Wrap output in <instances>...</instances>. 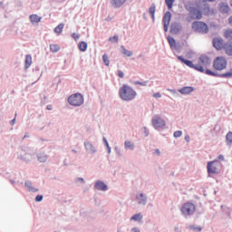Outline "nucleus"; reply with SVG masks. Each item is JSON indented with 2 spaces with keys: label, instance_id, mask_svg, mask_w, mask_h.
I'll list each match as a JSON object with an SVG mask.
<instances>
[{
  "label": "nucleus",
  "instance_id": "6e6552de",
  "mask_svg": "<svg viewBox=\"0 0 232 232\" xmlns=\"http://www.w3.org/2000/svg\"><path fill=\"white\" fill-rule=\"evenodd\" d=\"M83 146H84L85 151H86V153H88V155H95L97 153V147H95V145H93V143H92V141L85 140L83 142Z\"/></svg>",
  "mask_w": 232,
  "mask_h": 232
},
{
  "label": "nucleus",
  "instance_id": "a18cd8bd",
  "mask_svg": "<svg viewBox=\"0 0 232 232\" xmlns=\"http://www.w3.org/2000/svg\"><path fill=\"white\" fill-rule=\"evenodd\" d=\"M75 182L80 183V184H85L86 183V181L82 178H76Z\"/></svg>",
  "mask_w": 232,
  "mask_h": 232
},
{
  "label": "nucleus",
  "instance_id": "6e6d98bb",
  "mask_svg": "<svg viewBox=\"0 0 232 232\" xmlns=\"http://www.w3.org/2000/svg\"><path fill=\"white\" fill-rule=\"evenodd\" d=\"M15 117H17V113L14 114ZM15 117L10 121V125L14 126L15 124Z\"/></svg>",
  "mask_w": 232,
  "mask_h": 232
},
{
  "label": "nucleus",
  "instance_id": "bb28decb",
  "mask_svg": "<svg viewBox=\"0 0 232 232\" xmlns=\"http://www.w3.org/2000/svg\"><path fill=\"white\" fill-rule=\"evenodd\" d=\"M124 149L127 150H130L133 151V150H135V143H133L132 141L130 140H125L124 141Z\"/></svg>",
  "mask_w": 232,
  "mask_h": 232
},
{
  "label": "nucleus",
  "instance_id": "0e129e2a",
  "mask_svg": "<svg viewBox=\"0 0 232 232\" xmlns=\"http://www.w3.org/2000/svg\"><path fill=\"white\" fill-rule=\"evenodd\" d=\"M142 57V54L138 55V59H140Z\"/></svg>",
  "mask_w": 232,
  "mask_h": 232
},
{
  "label": "nucleus",
  "instance_id": "aec40b11",
  "mask_svg": "<svg viewBox=\"0 0 232 232\" xmlns=\"http://www.w3.org/2000/svg\"><path fill=\"white\" fill-rule=\"evenodd\" d=\"M213 46L216 50H222L224 48V40L222 38H214Z\"/></svg>",
  "mask_w": 232,
  "mask_h": 232
},
{
  "label": "nucleus",
  "instance_id": "13d9d810",
  "mask_svg": "<svg viewBox=\"0 0 232 232\" xmlns=\"http://www.w3.org/2000/svg\"><path fill=\"white\" fill-rule=\"evenodd\" d=\"M30 138V134L28 132H25V134L24 135L23 139H29Z\"/></svg>",
  "mask_w": 232,
  "mask_h": 232
},
{
  "label": "nucleus",
  "instance_id": "6ab92c4d",
  "mask_svg": "<svg viewBox=\"0 0 232 232\" xmlns=\"http://www.w3.org/2000/svg\"><path fill=\"white\" fill-rule=\"evenodd\" d=\"M18 159H20V160H23L24 162H32V160H34V154L30 152L20 154L18 156Z\"/></svg>",
  "mask_w": 232,
  "mask_h": 232
},
{
  "label": "nucleus",
  "instance_id": "f03ea898",
  "mask_svg": "<svg viewBox=\"0 0 232 232\" xmlns=\"http://www.w3.org/2000/svg\"><path fill=\"white\" fill-rule=\"evenodd\" d=\"M180 211L185 218H189V217H193V215H195L197 207L193 203L187 202L181 207Z\"/></svg>",
  "mask_w": 232,
  "mask_h": 232
},
{
  "label": "nucleus",
  "instance_id": "8fccbe9b",
  "mask_svg": "<svg viewBox=\"0 0 232 232\" xmlns=\"http://www.w3.org/2000/svg\"><path fill=\"white\" fill-rule=\"evenodd\" d=\"M109 41H115V43H119V36L118 35H114L112 37H110Z\"/></svg>",
  "mask_w": 232,
  "mask_h": 232
},
{
  "label": "nucleus",
  "instance_id": "4468645a",
  "mask_svg": "<svg viewBox=\"0 0 232 232\" xmlns=\"http://www.w3.org/2000/svg\"><path fill=\"white\" fill-rule=\"evenodd\" d=\"M136 202L140 206H146L148 204V195L140 192L136 195Z\"/></svg>",
  "mask_w": 232,
  "mask_h": 232
},
{
  "label": "nucleus",
  "instance_id": "680f3d73",
  "mask_svg": "<svg viewBox=\"0 0 232 232\" xmlns=\"http://www.w3.org/2000/svg\"><path fill=\"white\" fill-rule=\"evenodd\" d=\"M218 160H224V155H222V154L219 155V156H218Z\"/></svg>",
  "mask_w": 232,
  "mask_h": 232
},
{
  "label": "nucleus",
  "instance_id": "f257e3e1",
  "mask_svg": "<svg viewBox=\"0 0 232 232\" xmlns=\"http://www.w3.org/2000/svg\"><path fill=\"white\" fill-rule=\"evenodd\" d=\"M119 97L121 101L130 102L136 99L137 92L128 84H123L119 90Z\"/></svg>",
  "mask_w": 232,
  "mask_h": 232
},
{
  "label": "nucleus",
  "instance_id": "dca6fc26",
  "mask_svg": "<svg viewBox=\"0 0 232 232\" xmlns=\"http://www.w3.org/2000/svg\"><path fill=\"white\" fill-rule=\"evenodd\" d=\"M200 9L202 10L204 15H211L217 12L215 9H210L209 4L206 2L200 5Z\"/></svg>",
  "mask_w": 232,
  "mask_h": 232
},
{
  "label": "nucleus",
  "instance_id": "338daca9",
  "mask_svg": "<svg viewBox=\"0 0 232 232\" xmlns=\"http://www.w3.org/2000/svg\"><path fill=\"white\" fill-rule=\"evenodd\" d=\"M11 182H12V184H15V181H14V180H11Z\"/></svg>",
  "mask_w": 232,
  "mask_h": 232
},
{
  "label": "nucleus",
  "instance_id": "5701e85b",
  "mask_svg": "<svg viewBox=\"0 0 232 232\" xmlns=\"http://www.w3.org/2000/svg\"><path fill=\"white\" fill-rule=\"evenodd\" d=\"M223 48L227 55H229L230 57H232V43L227 42L226 44H224Z\"/></svg>",
  "mask_w": 232,
  "mask_h": 232
},
{
  "label": "nucleus",
  "instance_id": "c85d7f7f",
  "mask_svg": "<svg viewBox=\"0 0 232 232\" xmlns=\"http://www.w3.org/2000/svg\"><path fill=\"white\" fill-rule=\"evenodd\" d=\"M30 66H32V55L27 54L25 56V61H24V68H25V70H28V68H30Z\"/></svg>",
  "mask_w": 232,
  "mask_h": 232
},
{
  "label": "nucleus",
  "instance_id": "864d4df0",
  "mask_svg": "<svg viewBox=\"0 0 232 232\" xmlns=\"http://www.w3.org/2000/svg\"><path fill=\"white\" fill-rule=\"evenodd\" d=\"M118 77H120V79H124V72L121 70H118Z\"/></svg>",
  "mask_w": 232,
  "mask_h": 232
},
{
  "label": "nucleus",
  "instance_id": "4c0bfd02",
  "mask_svg": "<svg viewBox=\"0 0 232 232\" xmlns=\"http://www.w3.org/2000/svg\"><path fill=\"white\" fill-rule=\"evenodd\" d=\"M103 143L105 147L107 148V153L110 155L111 153V147H110V143H108V140L106 138H103Z\"/></svg>",
  "mask_w": 232,
  "mask_h": 232
},
{
  "label": "nucleus",
  "instance_id": "7c9ffc66",
  "mask_svg": "<svg viewBox=\"0 0 232 232\" xmlns=\"http://www.w3.org/2000/svg\"><path fill=\"white\" fill-rule=\"evenodd\" d=\"M78 48L80 52H86V50H88V44L86 42H80Z\"/></svg>",
  "mask_w": 232,
  "mask_h": 232
},
{
  "label": "nucleus",
  "instance_id": "cd10ccee",
  "mask_svg": "<svg viewBox=\"0 0 232 232\" xmlns=\"http://www.w3.org/2000/svg\"><path fill=\"white\" fill-rule=\"evenodd\" d=\"M126 3V0H112L111 5L114 8H121L122 5Z\"/></svg>",
  "mask_w": 232,
  "mask_h": 232
},
{
  "label": "nucleus",
  "instance_id": "20e7f679",
  "mask_svg": "<svg viewBox=\"0 0 232 232\" xmlns=\"http://www.w3.org/2000/svg\"><path fill=\"white\" fill-rule=\"evenodd\" d=\"M192 30L198 34H208V32H209V27L204 22H194L192 24Z\"/></svg>",
  "mask_w": 232,
  "mask_h": 232
},
{
  "label": "nucleus",
  "instance_id": "052dcab7",
  "mask_svg": "<svg viewBox=\"0 0 232 232\" xmlns=\"http://www.w3.org/2000/svg\"><path fill=\"white\" fill-rule=\"evenodd\" d=\"M46 110L52 111V110H53V107H52V105H47Z\"/></svg>",
  "mask_w": 232,
  "mask_h": 232
},
{
  "label": "nucleus",
  "instance_id": "c03bdc74",
  "mask_svg": "<svg viewBox=\"0 0 232 232\" xmlns=\"http://www.w3.org/2000/svg\"><path fill=\"white\" fill-rule=\"evenodd\" d=\"M152 155H154L155 157H160L161 153H160V150L159 149H154Z\"/></svg>",
  "mask_w": 232,
  "mask_h": 232
},
{
  "label": "nucleus",
  "instance_id": "9b49d317",
  "mask_svg": "<svg viewBox=\"0 0 232 232\" xmlns=\"http://www.w3.org/2000/svg\"><path fill=\"white\" fill-rule=\"evenodd\" d=\"M208 175H217L219 173L218 168H217V160L209 161L207 165Z\"/></svg>",
  "mask_w": 232,
  "mask_h": 232
},
{
  "label": "nucleus",
  "instance_id": "3c124183",
  "mask_svg": "<svg viewBox=\"0 0 232 232\" xmlns=\"http://www.w3.org/2000/svg\"><path fill=\"white\" fill-rule=\"evenodd\" d=\"M168 91L170 92V93H173V95H175L176 97H179V92H177V90L168 89Z\"/></svg>",
  "mask_w": 232,
  "mask_h": 232
},
{
  "label": "nucleus",
  "instance_id": "9d476101",
  "mask_svg": "<svg viewBox=\"0 0 232 232\" xmlns=\"http://www.w3.org/2000/svg\"><path fill=\"white\" fill-rule=\"evenodd\" d=\"M218 10L223 15H229L231 12V7L226 2H220L218 5Z\"/></svg>",
  "mask_w": 232,
  "mask_h": 232
},
{
  "label": "nucleus",
  "instance_id": "58836bf2",
  "mask_svg": "<svg viewBox=\"0 0 232 232\" xmlns=\"http://www.w3.org/2000/svg\"><path fill=\"white\" fill-rule=\"evenodd\" d=\"M114 151H115V154L116 156L121 159L122 157V150H121V148L119 147H114Z\"/></svg>",
  "mask_w": 232,
  "mask_h": 232
},
{
  "label": "nucleus",
  "instance_id": "ea45409f",
  "mask_svg": "<svg viewBox=\"0 0 232 232\" xmlns=\"http://www.w3.org/2000/svg\"><path fill=\"white\" fill-rule=\"evenodd\" d=\"M225 37L226 39H227L228 41H232V30L229 29V30H227L225 32Z\"/></svg>",
  "mask_w": 232,
  "mask_h": 232
},
{
  "label": "nucleus",
  "instance_id": "412c9836",
  "mask_svg": "<svg viewBox=\"0 0 232 232\" xmlns=\"http://www.w3.org/2000/svg\"><path fill=\"white\" fill-rule=\"evenodd\" d=\"M178 92L181 93V95H189V93L195 92V88L191 86H186L181 89H179Z\"/></svg>",
  "mask_w": 232,
  "mask_h": 232
},
{
  "label": "nucleus",
  "instance_id": "5fc2aeb1",
  "mask_svg": "<svg viewBox=\"0 0 232 232\" xmlns=\"http://www.w3.org/2000/svg\"><path fill=\"white\" fill-rule=\"evenodd\" d=\"M143 133L145 137H148L150 135V130H148L146 127H143Z\"/></svg>",
  "mask_w": 232,
  "mask_h": 232
},
{
  "label": "nucleus",
  "instance_id": "4d7b16f0",
  "mask_svg": "<svg viewBox=\"0 0 232 232\" xmlns=\"http://www.w3.org/2000/svg\"><path fill=\"white\" fill-rule=\"evenodd\" d=\"M130 231L131 232H140V229L139 227H134L131 228Z\"/></svg>",
  "mask_w": 232,
  "mask_h": 232
},
{
  "label": "nucleus",
  "instance_id": "0eeeda50",
  "mask_svg": "<svg viewBox=\"0 0 232 232\" xmlns=\"http://www.w3.org/2000/svg\"><path fill=\"white\" fill-rule=\"evenodd\" d=\"M178 59L180 61V63H183V64H186V66H188V68H193L194 70H197V72H200L201 73H204V67L200 64H193L192 61L184 59L183 56H178Z\"/></svg>",
  "mask_w": 232,
  "mask_h": 232
},
{
  "label": "nucleus",
  "instance_id": "e433bc0d",
  "mask_svg": "<svg viewBox=\"0 0 232 232\" xmlns=\"http://www.w3.org/2000/svg\"><path fill=\"white\" fill-rule=\"evenodd\" d=\"M50 50L53 53H56V52H59L61 50V47L58 44H51L50 45Z\"/></svg>",
  "mask_w": 232,
  "mask_h": 232
},
{
  "label": "nucleus",
  "instance_id": "774afa93",
  "mask_svg": "<svg viewBox=\"0 0 232 232\" xmlns=\"http://www.w3.org/2000/svg\"><path fill=\"white\" fill-rule=\"evenodd\" d=\"M118 232H122V231H121V230H118Z\"/></svg>",
  "mask_w": 232,
  "mask_h": 232
},
{
  "label": "nucleus",
  "instance_id": "c9c22d12",
  "mask_svg": "<svg viewBox=\"0 0 232 232\" xmlns=\"http://www.w3.org/2000/svg\"><path fill=\"white\" fill-rule=\"evenodd\" d=\"M226 140H227V144L228 146H231V144H232V132L231 131L227 132V134L226 135Z\"/></svg>",
  "mask_w": 232,
  "mask_h": 232
},
{
  "label": "nucleus",
  "instance_id": "a19ab883",
  "mask_svg": "<svg viewBox=\"0 0 232 232\" xmlns=\"http://www.w3.org/2000/svg\"><path fill=\"white\" fill-rule=\"evenodd\" d=\"M102 61H103L105 66H110V58H108V54L102 55Z\"/></svg>",
  "mask_w": 232,
  "mask_h": 232
},
{
  "label": "nucleus",
  "instance_id": "de8ad7c7",
  "mask_svg": "<svg viewBox=\"0 0 232 232\" xmlns=\"http://www.w3.org/2000/svg\"><path fill=\"white\" fill-rule=\"evenodd\" d=\"M72 37L74 39V41H79V39L81 38V35L77 33H73L72 34Z\"/></svg>",
  "mask_w": 232,
  "mask_h": 232
},
{
  "label": "nucleus",
  "instance_id": "bf43d9fd",
  "mask_svg": "<svg viewBox=\"0 0 232 232\" xmlns=\"http://www.w3.org/2000/svg\"><path fill=\"white\" fill-rule=\"evenodd\" d=\"M185 140L186 142H189L190 140L189 135L185 136Z\"/></svg>",
  "mask_w": 232,
  "mask_h": 232
},
{
  "label": "nucleus",
  "instance_id": "69168bd1",
  "mask_svg": "<svg viewBox=\"0 0 232 232\" xmlns=\"http://www.w3.org/2000/svg\"><path fill=\"white\" fill-rule=\"evenodd\" d=\"M72 152H73V153H77V150H72Z\"/></svg>",
  "mask_w": 232,
  "mask_h": 232
},
{
  "label": "nucleus",
  "instance_id": "603ef678",
  "mask_svg": "<svg viewBox=\"0 0 232 232\" xmlns=\"http://www.w3.org/2000/svg\"><path fill=\"white\" fill-rule=\"evenodd\" d=\"M152 97H154V99H160V97H162V94H160V92H156L152 94Z\"/></svg>",
  "mask_w": 232,
  "mask_h": 232
},
{
  "label": "nucleus",
  "instance_id": "393cba45",
  "mask_svg": "<svg viewBox=\"0 0 232 232\" xmlns=\"http://www.w3.org/2000/svg\"><path fill=\"white\" fill-rule=\"evenodd\" d=\"M167 39L171 50H179V47L177 46V41H175V38L168 36Z\"/></svg>",
  "mask_w": 232,
  "mask_h": 232
},
{
  "label": "nucleus",
  "instance_id": "49530a36",
  "mask_svg": "<svg viewBox=\"0 0 232 232\" xmlns=\"http://www.w3.org/2000/svg\"><path fill=\"white\" fill-rule=\"evenodd\" d=\"M134 84H139L140 86H148V81H145V82H135Z\"/></svg>",
  "mask_w": 232,
  "mask_h": 232
},
{
  "label": "nucleus",
  "instance_id": "2eb2a0df",
  "mask_svg": "<svg viewBox=\"0 0 232 232\" xmlns=\"http://www.w3.org/2000/svg\"><path fill=\"white\" fill-rule=\"evenodd\" d=\"M198 64L200 66H202L203 68H208V66H209V64H211V58H209L208 55L206 54H202L199 58H198Z\"/></svg>",
  "mask_w": 232,
  "mask_h": 232
},
{
  "label": "nucleus",
  "instance_id": "b1692460",
  "mask_svg": "<svg viewBox=\"0 0 232 232\" xmlns=\"http://www.w3.org/2000/svg\"><path fill=\"white\" fill-rule=\"evenodd\" d=\"M29 19L33 24H38V23H41L43 17L39 16L38 14H31Z\"/></svg>",
  "mask_w": 232,
  "mask_h": 232
},
{
  "label": "nucleus",
  "instance_id": "423d86ee",
  "mask_svg": "<svg viewBox=\"0 0 232 232\" xmlns=\"http://www.w3.org/2000/svg\"><path fill=\"white\" fill-rule=\"evenodd\" d=\"M68 102L71 106H82L84 103V98L81 93H75L68 98Z\"/></svg>",
  "mask_w": 232,
  "mask_h": 232
},
{
  "label": "nucleus",
  "instance_id": "a878e982",
  "mask_svg": "<svg viewBox=\"0 0 232 232\" xmlns=\"http://www.w3.org/2000/svg\"><path fill=\"white\" fill-rule=\"evenodd\" d=\"M36 159L40 162H46L48 160V155L44 152L37 153Z\"/></svg>",
  "mask_w": 232,
  "mask_h": 232
},
{
  "label": "nucleus",
  "instance_id": "f3484780",
  "mask_svg": "<svg viewBox=\"0 0 232 232\" xmlns=\"http://www.w3.org/2000/svg\"><path fill=\"white\" fill-rule=\"evenodd\" d=\"M169 32L173 35H177L178 34H180V32H182V25L179 23H172L170 24Z\"/></svg>",
  "mask_w": 232,
  "mask_h": 232
},
{
  "label": "nucleus",
  "instance_id": "a211bd4d",
  "mask_svg": "<svg viewBox=\"0 0 232 232\" xmlns=\"http://www.w3.org/2000/svg\"><path fill=\"white\" fill-rule=\"evenodd\" d=\"M94 188L98 191H108V185L102 180H97L94 184Z\"/></svg>",
  "mask_w": 232,
  "mask_h": 232
},
{
  "label": "nucleus",
  "instance_id": "79ce46f5",
  "mask_svg": "<svg viewBox=\"0 0 232 232\" xmlns=\"http://www.w3.org/2000/svg\"><path fill=\"white\" fill-rule=\"evenodd\" d=\"M165 3L169 10H171L173 8V3H175V0H165Z\"/></svg>",
  "mask_w": 232,
  "mask_h": 232
},
{
  "label": "nucleus",
  "instance_id": "37998d69",
  "mask_svg": "<svg viewBox=\"0 0 232 232\" xmlns=\"http://www.w3.org/2000/svg\"><path fill=\"white\" fill-rule=\"evenodd\" d=\"M175 139H179V137H182V130H177L173 134Z\"/></svg>",
  "mask_w": 232,
  "mask_h": 232
},
{
  "label": "nucleus",
  "instance_id": "2f4dec72",
  "mask_svg": "<svg viewBox=\"0 0 232 232\" xmlns=\"http://www.w3.org/2000/svg\"><path fill=\"white\" fill-rule=\"evenodd\" d=\"M189 231L200 232L202 231V227L197 225H190L187 227Z\"/></svg>",
  "mask_w": 232,
  "mask_h": 232
},
{
  "label": "nucleus",
  "instance_id": "4be33fe9",
  "mask_svg": "<svg viewBox=\"0 0 232 232\" xmlns=\"http://www.w3.org/2000/svg\"><path fill=\"white\" fill-rule=\"evenodd\" d=\"M24 186L31 193H37V191H39V188H34L32 181L30 180H26Z\"/></svg>",
  "mask_w": 232,
  "mask_h": 232
},
{
  "label": "nucleus",
  "instance_id": "72a5a7b5",
  "mask_svg": "<svg viewBox=\"0 0 232 232\" xmlns=\"http://www.w3.org/2000/svg\"><path fill=\"white\" fill-rule=\"evenodd\" d=\"M130 220H133L134 222H140V220H142V216L140 213L135 214L130 218Z\"/></svg>",
  "mask_w": 232,
  "mask_h": 232
},
{
  "label": "nucleus",
  "instance_id": "e2e57ef3",
  "mask_svg": "<svg viewBox=\"0 0 232 232\" xmlns=\"http://www.w3.org/2000/svg\"><path fill=\"white\" fill-rule=\"evenodd\" d=\"M215 0H203L204 3H213Z\"/></svg>",
  "mask_w": 232,
  "mask_h": 232
},
{
  "label": "nucleus",
  "instance_id": "f704fd0d",
  "mask_svg": "<svg viewBox=\"0 0 232 232\" xmlns=\"http://www.w3.org/2000/svg\"><path fill=\"white\" fill-rule=\"evenodd\" d=\"M63 28H64V24H59L54 28V33H55V34H63Z\"/></svg>",
  "mask_w": 232,
  "mask_h": 232
},
{
  "label": "nucleus",
  "instance_id": "ddd939ff",
  "mask_svg": "<svg viewBox=\"0 0 232 232\" xmlns=\"http://www.w3.org/2000/svg\"><path fill=\"white\" fill-rule=\"evenodd\" d=\"M169 23H171V12L168 11L164 14L162 24L164 32H168L169 27Z\"/></svg>",
  "mask_w": 232,
  "mask_h": 232
},
{
  "label": "nucleus",
  "instance_id": "f8f14e48",
  "mask_svg": "<svg viewBox=\"0 0 232 232\" xmlns=\"http://www.w3.org/2000/svg\"><path fill=\"white\" fill-rule=\"evenodd\" d=\"M188 15L191 19H202V12L196 7H190L188 9Z\"/></svg>",
  "mask_w": 232,
  "mask_h": 232
},
{
  "label": "nucleus",
  "instance_id": "7ed1b4c3",
  "mask_svg": "<svg viewBox=\"0 0 232 232\" xmlns=\"http://www.w3.org/2000/svg\"><path fill=\"white\" fill-rule=\"evenodd\" d=\"M213 67L215 68V70L222 72V70H226V68L227 67V60H226L224 56H218L214 60Z\"/></svg>",
  "mask_w": 232,
  "mask_h": 232
},
{
  "label": "nucleus",
  "instance_id": "473e14b6",
  "mask_svg": "<svg viewBox=\"0 0 232 232\" xmlns=\"http://www.w3.org/2000/svg\"><path fill=\"white\" fill-rule=\"evenodd\" d=\"M155 10H156V5L155 4H152L151 6L149 8V13L151 15L153 22H155Z\"/></svg>",
  "mask_w": 232,
  "mask_h": 232
},
{
  "label": "nucleus",
  "instance_id": "09e8293b",
  "mask_svg": "<svg viewBox=\"0 0 232 232\" xmlns=\"http://www.w3.org/2000/svg\"><path fill=\"white\" fill-rule=\"evenodd\" d=\"M44 196L43 195H37L35 197V202H43Z\"/></svg>",
  "mask_w": 232,
  "mask_h": 232
},
{
  "label": "nucleus",
  "instance_id": "c756f323",
  "mask_svg": "<svg viewBox=\"0 0 232 232\" xmlns=\"http://www.w3.org/2000/svg\"><path fill=\"white\" fill-rule=\"evenodd\" d=\"M121 53L126 55V57H131L133 55V52L128 51L124 45H121Z\"/></svg>",
  "mask_w": 232,
  "mask_h": 232
},
{
  "label": "nucleus",
  "instance_id": "39448f33",
  "mask_svg": "<svg viewBox=\"0 0 232 232\" xmlns=\"http://www.w3.org/2000/svg\"><path fill=\"white\" fill-rule=\"evenodd\" d=\"M151 124L155 130H162V128L166 126V121L162 118V116L157 114L152 117Z\"/></svg>",
  "mask_w": 232,
  "mask_h": 232
},
{
  "label": "nucleus",
  "instance_id": "1a4fd4ad",
  "mask_svg": "<svg viewBox=\"0 0 232 232\" xmlns=\"http://www.w3.org/2000/svg\"><path fill=\"white\" fill-rule=\"evenodd\" d=\"M205 73L207 75H210L211 77H220L222 79H230V77H232V72H225V73H221V74H218L209 69H207L205 71Z\"/></svg>",
  "mask_w": 232,
  "mask_h": 232
}]
</instances>
